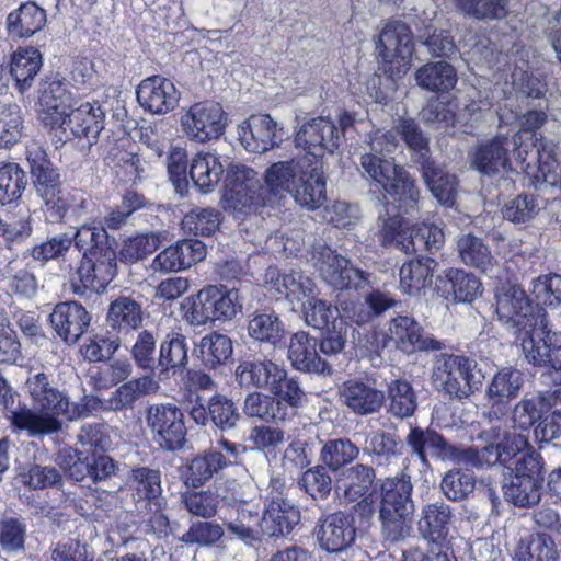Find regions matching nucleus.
Masks as SVG:
<instances>
[{
    "label": "nucleus",
    "mask_w": 561,
    "mask_h": 561,
    "mask_svg": "<svg viewBox=\"0 0 561 561\" xmlns=\"http://www.w3.org/2000/svg\"><path fill=\"white\" fill-rule=\"evenodd\" d=\"M478 439L484 444L480 448H458L434 431L413 428L407 436V444L424 465L427 463L428 449L433 457L478 469L496 465L506 466L528 445L525 435L503 428L501 424L482 431Z\"/></svg>",
    "instance_id": "obj_1"
},
{
    "label": "nucleus",
    "mask_w": 561,
    "mask_h": 561,
    "mask_svg": "<svg viewBox=\"0 0 561 561\" xmlns=\"http://www.w3.org/2000/svg\"><path fill=\"white\" fill-rule=\"evenodd\" d=\"M26 388L38 411L22 408L11 412L8 419L16 431H27L32 436L59 432L62 426L60 415L73 421L103 407L93 396H85L80 403L70 402L66 393L50 385L44 373L31 374Z\"/></svg>",
    "instance_id": "obj_2"
},
{
    "label": "nucleus",
    "mask_w": 561,
    "mask_h": 561,
    "mask_svg": "<svg viewBox=\"0 0 561 561\" xmlns=\"http://www.w3.org/2000/svg\"><path fill=\"white\" fill-rule=\"evenodd\" d=\"M366 145L369 151L363 153L359 160L363 176L381 188L385 198H391L399 207H413L420 194L414 181L393 158L385 156L397 147L396 135L392 131L375 130L369 134Z\"/></svg>",
    "instance_id": "obj_3"
},
{
    "label": "nucleus",
    "mask_w": 561,
    "mask_h": 561,
    "mask_svg": "<svg viewBox=\"0 0 561 561\" xmlns=\"http://www.w3.org/2000/svg\"><path fill=\"white\" fill-rule=\"evenodd\" d=\"M518 119L519 130L511 135V138H518L516 148V160L524 164L527 160L529 150L536 147V158L538 162L537 171L533 174L534 184L537 187L541 185L561 186V168L557 160L558 144L553 140L535 138L536 130L547 122V114L543 111H528Z\"/></svg>",
    "instance_id": "obj_4"
},
{
    "label": "nucleus",
    "mask_w": 561,
    "mask_h": 561,
    "mask_svg": "<svg viewBox=\"0 0 561 561\" xmlns=\"http://www.w3.org/2000/svg\"><path fill=\"white\" fill-rule=\"evenodd\" d=\"M412 492L411 478L404 473L382 482L379 520L386 541L398 542L411 536L415 508Z\"/></svg>",
    "instance_id": "obj_5"
},
{
    "label": "nucleus",
    "mask_w": 561,
    "mask_h": 561,
    "mask_svg": "<svg viewBox=\"0 0 561 561\" xmlns=\"http://www.w3.org/2000/svg\"><path fill=\"white\" fill-rule=\"evenodd\" d=\"M482 379L474 359L454 354L435 356L432 381L438 391L458 399L468 398L480 388Z\"/></svg>",
    "instance_id": "obj_6"
},
{
    "label": "nucleus",
    "mask_w": 561,
    "mask_h": 561,
    "mask_svg": "<svg viewBox=\"0 0 561 561\" xmlns=\"http://www.w3.org/2000/svg\"><path fill=\"white\" fill-rule=\"evenodd\" d=\"M377 237L383 245L393 244L405 253L438 250L445 242L443 229L435 224L410 228L400 216H379Z\"/></svg>",
    "instance_id": "obj_7"
},
{
    "label": "nucleus",
    "mask_w": 561,
    "mask_h": 561,
    "mask_svg": "<svg viewBox=\"0 0 561 561\" xmlns=\"http://www.w3.org/2000/svg\"><path fill=\"white\" fill-rule=\"evenodd\" d=\"M516 339L524 359L534 367L553 368L561 356V332L552 329L546 313L537 324L520 331Z\"/></svg>",
    "instance_id": "obj_8"
},
{
    "label": "nucleus",
    "mask_w": 561,
    "mask_h": 561,
    "mask_svg": "<svg viewBox=\"0 0 561 561\" xmlns=\"http://www.w3.org/2000/svg\"><path fill=\"white\" fill-rule=\"evenodd\" d=\"M312 260L321 278L334 288L360 289L370 283L368 273L351 266L346 257L323 244L313 247Z\"/></svg>",
    "instance_id": "obj_9"
},
{
    "label": "nucleus",
    "mask_w": 561,
    "mask_h": 561,
    "mask_svg": "<svg viewBox=\"0 0 561 561\" xmlns=\"http://www.w3.org/2000/svg\"><path fill=\"white\" fill-rule=\"evenodd\" d=\"M180 122L185 136L199 144L219 138L227 126L221 105L211 101L193 104L182 114Z\"/></svg>",
    "instance_id": "obj_10"
},
{
    "label": "nucleus",
    "mask_w": 561,
    "mask_h": 561,
    "mask_svg": "<svg viewBox=\"0 0 561 561\" xmlns=\"http://www.w3.org/2000/svg\"><path fill=\"white\" fill-rule=\"evenodd\" d=\"M152 439L165 450H176L185 443L186 427L182 411L172 403L152 404L146 412Z\"/></svg>",
    "instance_id": "obj_11"
},
{
    "label": "nucleus",
    "mask_w": 561,
    "mask_h": 561,
    "mask_svg": "<svg viewBox=\"0 0 561 561\" xmlns=\"http://www.w3.org/2000/svg\"><path fill=\"white\" fill-rule=\"evenodd\" d=\"M524 382L522 370L512 366L503 367L492 376L485 389V398L491 405L489 412L491 426L501 424L503 428L512 431L506 422H502V416L506 414L510 402L519 394ZM513 432L517 433L515 430Z\"/></svg>",
    "instance_id": "obj_12"
},
{
    "label": "nucleus",
    "mask_w": 561,
    "mask_h": 561,
    "mask_svg": "<svg viewBox=\"0 0 561 561\" xmlns=\"http://www.w3.org/2000/svg\"><path fill=\"white\" fill-rule=\"evenodd\" d=\"M294 141L307 151L304 156L321 159L324 152L332 153L339 148L341 130L329 117H312L298 124Z\"/></svg>",
    "instance_id": "obj_13"
},
{
    "label": "nucleus",
    "mask_w": 561,
    "mask_h": 561,
    "mask_svg": "<svg viewBox=\"0 0 561 561\" xmlns=\"http://www.w3.org/2000/svg\"><path fill=\"white\" fill-rule=\"evenodd\" d=\"M496 313L499 320L514 330L518 335L520 331L537 324L539 316H535L534 307L527 298L525 291L515 285H503L496 294ZM543 313L541 310L538 314Z\"/></svg>",
    "instance_id": "obj_14"
},
{
    "label": "nucleus",
    "mask_w": 561,
    "mask_h": 561,
    "mask_svg": "<svg viewBox=\"0 0 561 561\" xmlns=\"http://www.w3.org/2000/svg\"><path fill=\"white\" fill-rule=\"evenodd\" d=\"M115 274L116 251L105 250L103 255L81 260L79 266L70 273L69 279L72 291L84 295L87 290L103 291Z\"/></svg>",
    "instance_id": "obj_15"
},
{
    "label": "nucleus",
    "mask_w": 561,
    "mask_h": 561,
    "mask_svg": "<svg viewBox=\"0 0 561 561\" xmlns=\"http://www.w3.org/2000/svg\"><path fill=\"white\" fill-rule=\"evenodd\" d=\"M309 158L297 156L268 165L263 175L264 185L261 187L263 203L274 205L286 201Z\"/></svg>",
    "instance_id": "obj_16"
},
{
    "label": "nucleus",
    "mask_w": 561,
    "mask_h": 561,
    "mask_svg": "<svg viewBox=\"0 0 561 561\" xmlns=\"http://www.w3.org/2000/svg\"><path fill=\"white\" fill-rule=\"evenodd\" d=\"M238 137L247 151L263 153L283 142V125L268 114H254L239 124Z\"/></svg>",
    "instance_id": "obj_17"
},
{
    "label": "nucleus",
    "mask_w": 561,
    "mask_h": 561,
    "mask_svg": "<svg viewBox=\"0 0 561 561\" xmlns=\"http://www.w3.org/2000/svg\"><path fill=\"white\" fill-rule=\"evenodd\" d=\"M76 105L72 93L59 80L49 82L38 100V118L59 138L69 114Z\"/></svg>",
    "instance_id": "obj_18"
},
{
    "label": "nucleus",
    "mask_w": 561,
    "mask_h": 561,
    "mask_svg": "<svg viewBox=\"0 0 561 561\" xmlns=\"http://www.w3.org/2000/svg\"><path fill=\"white\" fill-rule=\"evenodd\" d=\"M377 50L383 62L394 65L398 73H405L413 54L411 31L401 22L388 21L379 34Z\"/></svg>",
    "instance_id": "obj_19"
},
{
    "label": "nucleus",
    "mask_w": 561,
    "mask_h": 561,
    "mask_svg": "<svg viewBox=\"0 0 561 561\" xmlns=\"http://www.w3.org/2000/svg\"><path fill=\"white\" fill-rule=\"evenodd\" d=\"M518 138H511V133H499L494 138L479 145L471 154V167L481 174L492 176L508 170V152L516 158Z\"/></svg>",
    "instance_id": "obj_20"
},
{
    "label": "nucleus",
    "mask_w": 561,
    "mask_h": 561,
    "mask_svg": "<svg viewBox=\"0 0 561 561\" xmlns=\"http://www.w3.org/2000/svg\"><path fill=\"white\" fill-rule=\"evenodd\" d=\"M375 470L363 463H357L345 469L336 482V490L345 502L353 503L356 511H360L365 517H370L374 507L373 502L367 497L375 481Z\"/></svg>",
    "instance_id": "obj_21"
},
{
    "label": "nucleus",
    "mask_w": 561,
    "mask_h": 561,
    "mask_svg": "<svg viewBox=\"0 0 561 561\" xmlns=\"http://www.w3.org/2000/svg\"><path fill=\"white\" fill-rule=\"evenodd\" d=\"M289 196L308 210L322 207L327 202V182L321 159L310 157Z\"/></svg>",
    "instance_id": "obj_22"
},
{
    "label": "nucleus",
    "mask_w": 561,
    "mask_h": 561,
    "mask_svg": "<svg viewBox=\"0 0 561 561\" xmlns=\"http://www.w3.org/2000/svg\"><path fill=\"white\" fill-rule=\"evenodd\" d=\"M136 94L144 110L159 115L173 111L180 101V92L174 83L161 76L144 79L138 84Z\"/></svg>",
    "instance_id": "obj_23"
},
{
    "label": "nucleus",
    "mask_w": 561,
    "mask_h": 561,
    "mask_svg": "<svg viewBox=\"0 0 561 561\" xmlns=\"http://www.w3.org/2000/svg\"><path fill=\"white\" fill-rule=\"evenodd\" d=\"M387 339L408 354L416 351H436L443 346L440 341L426 335L419 322L408 316H400L390 321Z\"/></svg>",
    "instance_id": "obj_24"
},
{
    "label": "nucleus",
    "mask_w": 561,
    "mask_h": 561,
    "mask_svg": "<svg viewBox=\"0 0 561 561\" xmlns=\"http://www.w3.org/2000/svg\"><path fill=\"white\" fill-rule=\"evenodd\" d=\"M206 256L205 244L197 239H183L161 251L152 261L156 272L171 273L190 268Z\"/></svg>",
    "instance_id": "obj_25"
},
{
    "label": "nucleus",
    "mask_w": 561,
    "mask_h": 561,
    "mask_svg": "<svg viewBox=\"0 0 561 561\" xmlns=\"http://www.w3.org/2000/svg\"><path fill=\"white\" fill-rule=\"evenodd\" d=\"M49 319L57 335L68 344L76 343L88 330L91 321L89 312L77 301L57 304Z\"/></svg>",
    "instance_id": "obj_26"
},
{
    "label": "nucleus",
    "mask_w": 561,
    "mask_h": 561,
    "mask_svg": "<svg viewBox=\"0 0 561 561\" xmlns=\"http://www.w3.org/2000/svg\"><path fill=\"white\" fill-rule=\"evenodd\" d=\"M104 127V112L95 103H82L71 110L58 140L66 142L71 138H96Z\"/></svg>",
    "instance_id": "obj_27"
},
{
    "label": "nucleus",
    "mask_w": 561,
    "mask_h": 561,
    "mask_svg": "<svg viewBox=\"0 0 561 561\" xmlns=\"http://www.w3.org/2000/svg\"><path fill=\"white\" fill-rule=\"evenodd\" d=\"M288 359L296 370L302 373L323 376L332 374V364L319 356L317 341L306 332H296L291 335L288 345Z\"/></svg>",
    "instance_id": "obj_28"
},
{
    "label": "nucleus",
    "mask_w": 561,
    "mask_h": 561,
    "mask_svg": "<svg viewBox=\"0 0 561 561\" xmlns=\"http://www.w3.org/2000/svg\"><path fill=\"white\" fill-rule=\"evenodd\" d=\"M453 516V508L444 501L423 505L416 522L420 537L432 545L442 543L449 535Z\"/></svg>",
    "instance_id": "obj_29"
},
{
    "label": "nucleus",
    "mask_w": 561,
    "mask_h": 561,
    "mask_svg": "<svg viewBox=\"0 0 561 561\" xmlns=\"http://www.w3.org/2000/svg\"><path fill=\"white\" fill-rule=\"evenodd\" d=\"M480 279L463 270L450 268L436 278V291L447 301L471 302L481 294Z\"/></svg>",
    "instance_id": "obj_30"
},
{
    "label": "nucleus",
    "mask_w": 561,
    "mask_h": 561,
    "mask_svg": "<svg viewBox=\"0 0 561 561\" xmlns=\"http://www.w3.org/2000/svg\"><path fill=\"white\" fill-rule=\"evenodd\" d=\"M352 518L343 512H335L321 520L317 538L322 549L339 552L348 548L355 540Z\"/></svg>",
    "instance_id": "obj_31"
},
{
    "label": "nucleus",
    "mask_w": 561,
    "mask_h": 561,
    "mask_svg": "<svg viewBox=\"0 0 561 561\" xmlns=\"http://www.w3.org/2000/svg\"><path fill=\"white\" fill-rule=\"evenodd\" d=\"M339 396L341 402L358 415L376 413L385 402L381 390L356 380L343 382L339 388Z\"/></svg>",
    "instance_id": "obj_32"
},
{
    "label": "nucleus",
    "mask_w": 561,
    "mask_h": 561,
    "mask_svg": "<svg viewBox=\"0 0 561 561\" xmlns=\"http://www.w3.org/2000/svg\"><path fill=\"white\" fill-rule=\"evenodd\" d=\"M266 276L271 283V289L284 295L290 302L297 301L302 305L314 295H319L314 280L301 271L279 274L276 270H270Z\"/></svg>",
    "instance_id": "obj_33"
},
{
    "label": "nucleus",
    "mask_w": 561,
    "mask_h": 561,
    "mask_svg": "<svg viewBox=\"0 0 561 561\" xmlns=\"http://www.w3.org/2000/svg\"><path fill=\"white\" fill-rule=\"evenodd\" d=\"M256 173L245 167H237L234 175L225 184L224 198L229 206L239 211H251L255 206Z\"/></svg>",
    "instance_id": "obj_34"
},
{
    "label": "nucleus",
    "mask_w": 561,
    "mask_h": 561,
    "mask_svg": "<svg viewBox=\"0 0 561 561\" xmlns=\"http://www.w3.org/2000/svg\"><path fill=\"white\" fill-rule=\"evenodd\" d=\"M229 466L220 450L209 449L196 455L185 467L184 483L194 489L204 485L220 470Z\"/></svg>",
    "instance_id": "obj_35"
},
{
    "label": "nucleus",
    "mask_w": 561,
    "mask_h": 561,
    "mask_svg": "<svg viewBox=\"0 0 561 561\" xmlns=\"http://www.w3.org/2000/svg\"><path fill=\"white\" fill-rule=\"evenodd\" d=\"M300 519V513L288 501H270L261 519L262 533L274 537L289 534Z\"/></svg>",
    "instance_id": "obj_36"
},
{
    "label": "nucleus",
    "mask_w": 561,
    "mask_h": 561,
    "mask_svg": "<svg viewBox=\"0 0 561 561\" xmlns=\"http://www.w3.org/2000/svg\"><path fill=\"white\" fill-rule=\"evenodd\" d=\"M268 390L277 402V407L280 408L278 411L284 422L291 420L296 415L297 409L301 407L305 397V391L299 382L295 378L288 377L287 371L282 366L278 376L268 387Z\"/></svg>",
    "instance_id": "obj_37"
},
{
    "label": "nucleus",
    "mask_w": 561,
    "mask_h": 561,
    "mask_svg": "<svg viewBox=\"0 0 561 561\" xmlns=\"http://www.w3.org/2000/svg\"><path fill=\"white\" fill-rule=\"evenodd\" d=\"M437 262L431 257H420L404 263L400 268V289L409 296H419L432 285Z\"/></svg>",
    "instance_id": "obj_38"
},
{
    "label": "nucleus",
    "mask_w": 561,
    "mask_h": 561,
    "mask_svg": "<svg viewBox=\"0 0 561 561\" xmlns=\"http://www.w3.org/2000/svg\"><path fill=\"white\" fill-rule=\"evenodd\" d=\"M280 367L272 360H241L236 369V380L242 388L268 389L278 376Z\"/></svg>",
    "instance_id": "obj_39"
},
{
    "label": "nucleus",
    "mask_w": 561,
    "mask_h": 561,
    "mask_svg": "<svg viewBox=\"0 0 561 561\" xmlns=\"http://www.w3.org/2000/svg\"><path fill=\"white\" fill-rule=\"evenodd\" d=\"M224 174L221 157L216 152L199 151L193 158L190 176L196 187L204 193L211 192Z\"/></svg>",
    "instance_id": "obj_40"
},
{
    "label": "nucleus",
    "mask_w": 561,
    "mask_h": 561,
    "mask_svg": "<svg viewBox=\"0 0 561 561\" xmlns=\"http://www.w3.org/2000/svg\"><path fill=\"white\" fill-rule=\"evenodd\" d=\"M46 24V13L34 2H26L8 15L7 32L12 38L31 37Z\"/></svg>",
    "instance_id": "obj_41"
},
{
    "label": "nucleus",
    "mask_w": 561,
    "mask_h": 561,
    "mask_svg": "<svg viewBox=\"0 0 561 561\" xmlns=\"http://www.w3.org/2000/svg\"><path fill=\"white\" fill-rule=\"evenodd\" d=\"M232 508L236 512V518L227 524L228 530L247 543L255 541V527H261L262 519L260 501L238 500Z\"/></svg>",
    "instance_id": "obj_42"
},
{
    "label": "nucleus",
    "mask_w": 561,
    "mask_h": 561,
    "mask_svg": "<svg viewBox=\"0 0 561 561\" xmlns=\"http://www.w3.org/2000/svg\"><path fill=\"white\" fill-rule=\"evenodd\" d=\"M422 173L433 196L442 205L451 206L457 194L456 176L430 160L422 162Z\"/></svg>",
    "instance_id": "obj_43"
},
{
    "label": "nucleus",
    "mask_w": 561,
    "mask_h": 561,
    "mask_svg": "<svg viewBox=\"0 0 561 561\" xmlns=\"http://www.w3.org/2000/svg\"><path fill=\"white\" fill-rule=\"evenodd\" d=\"M159 390V383L150 376H144L123 383L107 399L105 407L118 411L131 408L141 397L153 394Z\"/></svg>",
    "instance_id": "obj_44"
},
{
    "label": "nucleus",
    "mask_w": 561,
    "mask_h": 561,
    "mask_svg": "<svg viewBox=\"0 0 561 561\" xmlns=\"http://www.w3.org/2000/svg\"><path fill=\"white\" fill-rule=\"evenodd\" d=\"M49 217L53 220H78L80 219L87 208V199L82 194L78 192H66L58 190L56 192H51L48 196L46 194V198L44 199Z\"/></svg>",
    "instance_id": "obj_45"
},
{
    "label": "nucleus",
    "mask_w": 561,
    "mask_h": 561,
    "mask_svg": "<svg viewBox=\"0 0 561 561\" xmlns=\"http://www.w3.org/2000/svg\"><path fill=\"white\" fill-rule=\"evenodd\" d=\"M42 67V55L34 47H21L11 58L10 75L20 92L28 89Z\"/></svg>",
    "instance_id": "obj_46"
},
{
    "label": "nucleus",
    "mask_w": 561,
    "mask_h": 561,
    "mask_svg": "<svg viewBox=\"0 0 561 561\" xmlns=\"http://www.w3.org/2000/svg\"><path fill=\"white\" fill-rule=\"evenodd\" d=\"M415 80L420 87L433 92H446L455 88L457 72L446 61L428 62L415 73Z\"/></svg>",
    "instance_id": "obj_47"
},
{
    "label": "nucleus",
    "mask_w": 561,
    "mask_h": 561,
    "mask_svg": "<svg viewBox=\"0 0 561 561\" xmlns=\"http://www.w3.org/2000/svg\"><path fill=\"white\" fill-rule=\"evenodd\" d=\"M457 253L461 262L482 272L490 271L494 265V257L489 247L479 237L463 233L457 240Z\"/></svg>",
    "instance_id": "obj_48"
},
{
    "label": "nucleus",
    "mask_w": 561,
    "mask_h": 561,
    "mask_svg": "<svg viewBox=\"0 0 561 561\" xmlns=\"http://www.w3.org/2000/svg\"><path fill=\"white\" fill-rule=\"evenodd\" d=\"M554 540L546 534H535L519 541L514 561H558Z\"/></svg>",
    "instance_id": "obj_49"
},
{
    "label": "nucleus",
    "mask_w": 561,
    "mask_h": 561,
    "mask_svg": "<svg viewBox=\"0 0 561 561\" xmlns=\"http://www.w3.org/2000/svg\"><path fill=\"white\" fill-rule=\"evenodd\" d=\"M7 328L8 330L4 329V324L2 323V346L4 343L8 346V351H5L4 356H2V363H14L20 355V343L18 342L15 329L19 328L25 335L32 336L36 334L37 327L32 314L20 310L8 321Z\"/></svg>",
    "instance_id": "obj_50"
},
{
    "label": "nucleus",
    "mask_w": 561,
    "mask_h": 561,
    "mask_svg": "<svg viewBox=\"0 0 561 561\" xmlns=\"http://www.w3.org/2000/svg\"><path fill=\"white\" fill-rule=\"evenodd\" d=\"M82 260L103 255L105 250H115L108 240L105 228L95 225L81 226L72 238Z\"/></svg>",
    "instance_id": "obj_51"
},
{
    "label": "nucleus",
    "mask_w": 561,
    "mask_h": 561,
    "mask_svg": "<svg viewBox=\"0 0 561 561\" xmlns=\"http://www.w3.org/2000/svg\"><path fill=\"white\" fill-rule=\"evenodd\" d=\"M198 350L204 365L216 368L230 359L233 348L229 336L213 332L201 339Z\"/></svg>",
    "instance_id": "obj_52"
},
{
    "label": "nucleus",
    "mask_w": 561,
    "mask_h": 561,
    "mask_svg": "<svg viewBox=\"0 0 561 561\" xmlns=\"http://www.w3.org/2000/svg\"><path fill=\"white\" fill-rule=\"evenodd\" d=\"M107 322L114 329H136L142 322L141 306L130 297H118L110 305Z\"/></svg>",
    "instance_id": "obj_53"
},
{
    "label": "nucleus",
    "mask_w": 561,
    "mask_h": 561,
    "mask_svg": "<svg viewBox=\"0 0 561 561\" xmlns=\"http://www.w3.org/2000/svg\"><path fill=\"white\" fill-rule=\"evenodd\" d=\"M542 481L527 478H511L503 485L506 501L515 506L526 507L537 504L541 497Z\"/></svg>",
    "instance_id": "obj_54"
},
{
    "label": "nucleus",
    "mask_w": 561,
    "mask_h": 561,
    "mask_svg": "<svg viewBox=\"0 0 561 561\" xmlns=\"http://www.w3.org/2000/svg\"><path fill=\"white\" fill-rule=\"evenodd\" d=\"M187 359L185 336L179 332L168 334L167 340L160 346L159 365L162 367L161 373L183 368L186 366Z\"/></svg>",
    "instance_id": "obj_55"
},
{
    "label": "nucleus",
    "mask_w": 561,
    "mask_h": 561,
    "mask_svg": "<svg viewBox=\"0 0 561 561\" xmlns=\"http://www.w3.org/2000/svg\"><path fill=\"white\" fill-rule=\"evenodd\" d=\"M207 297L210 304L211 313L215 320H230L241 309L239 294L234 289L226 287H206Z\"/></svg>",
    "instance_id": "obj_56"
},
{
    "label": "nucleus",
    "mask_w": 561,
    "mask_h": 561,
    "mask_svg": "<svg viewBox=\"0 0 561 561\" xmlns=\"http://www.w3.org/2000/svg\"><path fill=\"white\" fill-rule=\"evenodd\" d=\"M319 295H314L311 299H308L301 305V312L305 318V322L318 330H329L330 325L336 324L339 317V310L325 300L318 298Z\"/></svg>",
    "instance_id": "obj_57"
},
{
    "label": "nucleus",
    "mask_w": 561,
    "mask_h": 561,
    "mask_svg": "<svg viewBox=\"0 0 561 561\" xmlns=\"http://www.w3.org/2000/svg\"><path fill=\"white\" fill-rule=\"evenodd\" d=\"M277 402L271 394L253 391L250 392L243 402V412L249 417H256L264 422L283 423L284 420L278 411Z\"/></svg>",
    "instance_id": "obj_58"
},
{
    "label": "nucleus",
    "mask_w": 561,
    "mask_h": 561,
    "mask_svg": "<svg viewBox=\"0 0 561 561\" xmlns=\"http://www.w3.org/2000/svg\"><path fill=\"white\" fill-rule=\"evenodd\" d=\"M359 448L348 438L328 440L321 449V460L332 470H339L358 457Z\"/></svg>",
    "instance_id": "obj_59"
},
{
    "label": "nucleus",
    "mask_w": 561,
    "mask_h": 561,
    "mask_svg": "<svg viewBox=\"0 0 561 561\" xmlns=\"http://www.w3.org/2000/svg\"><path fill=\"white\" fill-rule=\"evenodd\" d=\"M31 171L35 176L38 193L45 199L51 192L58 191L59 173L53 168L50 161L45 158L44 152L37 151L28 157Z\"/></svg>",
    "instance_id": "obj_60"
},
{
    "label": "nucleus",
    "mask_w": 561,
    "mask_h": 561,
    "mask_svg": "<svg viewBox=\"0 0 561 561\" xmlns=\"http://www.w3.org/2000/svg\"><path fill=\"white\" fill-rule=\"evenodd\" d=\"M541 207L534 195L520 194L507 201L502 207L503 218L515 225H525L531 221Z\"/></svg>",
    "instance_id": "obj_61"
},
{
    "label": "nucleus",
    "mask_w": 561,
    "mask_h": 561,
    "mask_svg": "<svg viewBox=\"0 0 561 561\" xmlns=\"http://www.w3.org/2000/svg\"><path fill=\"white\" fill-rule=\"evenodd\" d=\"M249 335L260 342L276 345L283 337L279 318L273 313H256L248 323Z\"/></svg>",
    "instance_id": "obj_62"
},
{
    "label": "nucleus",
    "mask_w": 561,
    "mask_h": 561,
    "mask_svg": "<svg viewBox=\"0 0 561 561\" xmlns=\"http://www.w3.org/2000/svg\"><path fill=\"white\" fill-rule=\"evenodd\" d=\"M220 221L221 214L218 209L194 208L184 216L182 225L196 236H211L218 230Z\"/></svg>",
    "instance_id": "obj_63"
},
{
    "label": "nucleus",
    "mask_w": 561,
    "mask_h": 561,
    "mask_svg": "<svg viewBox=\"0 0 561 561\" xmlns=\"http://www.w3.org/2000/svg\"><path fill=\"white\" fill-rule=\"evenodd\" d=\"M390 411L399 417H409L416 408V398L411 385L407 380H392L388 385Z\"/></svg>",
    "instance_id": "obj_64"
}]
</instances>
